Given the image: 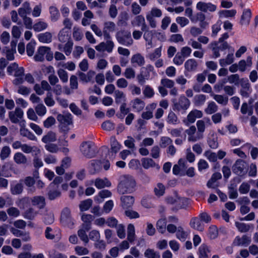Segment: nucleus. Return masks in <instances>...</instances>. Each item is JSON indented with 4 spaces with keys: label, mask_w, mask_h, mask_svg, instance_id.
<instances>
[{
    "label": "nucleus",
    "mask_w": 258,
    "mask_h": 258,
    "mask_svg": "<svg viewBox=\"0 0 258 258\" xmlns=\"http://www.w3.org/2000/svg\"><path fill=\"white\" fill-rule=\"evenodd\" d=\"M95 74V72L90 71L87 73V74H85L82 72H79L78 75L81 81L84 83H88L92 80V79L94 77Z\"/></svg>",
    "instance_id": "33"
},
{
    "label": "nucleus",
    "mask_w": 258,
    "mask_h": 258,
    "mask_svg": "<svg viewBox=\"0 0 258 258\" xmlns=\"http://www.w3.org/2000/svg\"><path fill=\"white\" fill-rule=\"evenodd\" d=\"M234 49H232V52L228 54L225 58L220 59L219 60L220 65L221 67H225L231 64L234 61L233 56Z\"/></svg>",
    "instance_id": "36"
},
{
    "label": "nucleus",
    "mask_w": 258,
    "mask_h": 258,
    "mask_svg": "<svg viewBox=\"0 0 258 258\" xmlns=\"http://www.w3.org/2000/svg\"><path fill=\"white\" fill-rule=\"evenodd\" d=\"M89 184L94 183L95 186L98 189L103 188L106 187H110L111 185L110 181L106 178H97L94 181L91 180L89 181Z\"/></svg>",
    "instance_id": "17"
},
{
    "label": "nucleus",
    "mask_w": 258,
    "mask_h": 258,
    "mask_svg": "<svg viewBox=\"0 0 258 258\" xmlns=\"http://www.w3.org/2000/svg\"><path fill=\"white\" fill-rule=\"evenodd\" d=\"M197 62L194 59H189L187 60L184 63L185 69L188 71H194L197 68Z\"/></svg>",
    "instance_id": "40"
},
{
    "label": "nucleus",
    "mask_w": 258,
    "mask_h": 258,
    "mask_svg": "<svg viewBox=\"0 0 258 258\" xmlns=\"http://www.w3.org/2000/svg\"><path fill=\"white\" fill-rule=\"evenodd\" d=\"M11 153V150L9 146H6L3 147L0 153V157L1 160H4L8 158L10 156Z\"/></svg>",
    "instance_id": "59"
},
{
    "label": "nucleus",
    "mask_w": 258,
    "mask_h": 258,
    "mask_svg": "<svg viewBox=\"0 0 258 258\" xmlns=\"http://www.w3.org/2000/svg\"><path fill=\"white\" fill-rule=\"evenodd\" d=\"M48 24L45 21L38 20L33 26V29L35 32H40L47 29Z\"/></svg>",
    "instance_id": "35"
},
{
    "label": "nucleus",
    "mask_w": 258,
    "mask_h": 258,
    "mask_svg": "<svg viewBox=\"0 0 258 258\" xmlns=\"http://www.w3.org/2000/svg\"><path fill=\"white\" fill-rule=\"evenodd\" d=\"M156 75L154 67L151 65H148L145 67H142L141 69L140 74L138 75L137 79L140 84H144L146 80H149L150 74Z\"/></svg>",
    "instance_id": "4"
},
{
    "label": "nucleus",
    "mask_w": 258,
    "mask_h": 258,
    "mask_svg": "<svg viewBox=\"0 0 258 258\" xmlns=\"http://www.w3.org/2000/svg\"><path fill=\"white\" fill-rule=\"evenodd\" d=\"M142 165L146 169L150 168H156L157 169L160 168L159 165L156 164L154 161L150 158H143L141 159Z\"/></svg>",
    "instance_id": "21"
},
{
    "label": "nucleus",
    "mask_w": 258,
    "mask_h": 258,
    "mask_svg": "<svg viewBox=\"0 0 258 258\" xmlns=\"http://www.w3.org/2000/svg\"><path fill=\"white\" fill-rule=\"evenodd\" d=\"M87 231L83 228L78 231L79 237L85 244L88 243L89 241V238L86 233Z\"/></svg>",
    "instance_id": "62"
},
{
    "label": "nucleus",
    "mask_w": 258,
    "mask_h": 258,
    "mask_svg": "<svg viewBox=\"0 0 258 258\" xmlns=\"http://www.w3.org/2000/svg\"><path fill=\"white\" fill-rule=\"evenodd\" d=\"M73 36L76 41H80L82 39L83 35L80 28L76 26L74 27Z\"/></svg>",
    "instance_id": "63"
},
{
    "label": "nucleus",
    "mask_w": 258,
    "mask_h": 258,
    "mask_svg": "<svg viewBox=\"0 0 258 258\" xmlns=\"http://www.w3.org/2000/svg\"><path fill=\"white\" fill-rule=\"evenodd\" d=\"M203 116V112L199 110L194 109L191 110L187 115V122L188 123H194L196 119L200 118Z\"/></svg>",
    "instance_id": "23"
},
{
    "label": "nucleus",
    "mask_w": 258,
    "mask_h": 258,
    "mask_svg": "<svg viewBox=\"0 0 258 258\" xmlns=\"http://www.w3.org/2000/svg\"><path fill=\"white\" fill-rule=\"evenodd\" d=\"M93 143L91 142H84L80 147V150L82 154L88 157L91 158L94 154V151L92 149Z\"/></svg>",
    "instance_id": "9"
},
{
    "label": "nucleus",
    "mask_w": 258,
    "mask_h": 258,
    "mask_svg": "<svg viewBox=\"0 0 258 258\" xmlns=\"http://www.w3.org/2000/svg\"><path fill=\"white\" fill-rule=\"evenodd\" d=\"M92 200L90 199L82 201L79 205L81 211H86L89 210L92 206Z\"/></svg>",
    "instance_id": "53"
},
{
    "label": "nucleus",
    "mask_w": 258,
    "mask_h": 258,
    "mask_svg": "<svg viewBox=\"0 0 258 258\" xmlns=\"http://www.w3.org/2000/svg\"><path fill=\"white\" fill-rule=\"evenodd\" d=\"M36 44V41L34 39H32L27 44L26 46V52L28 56H31L33 55Z\"/></svg>",
    "instance_id": "54"
},
{
    "label": "nucleus",
    "mask_w": 258,
    "mask_h": 258,
    "mask_svg": "<svg viewBox=\"0 0 258 258\" xmlns=\"http://www.w3.org/2000/svg\"><path fill=\"white\" fill-rule=\"evenodd\" d=\"M252 64L251 57H248L246 60H241L238 63V69L242 72L244 71L247 67H250Z\"/></svg>",
    "instance_id": "42"
},
{
    "label": "nucleus",
    "mask_w": 258,
    "mask_h": 258,
    "mask_svg": "<svg viewBox=\"0 0 258 258\" xmlns=\"http://www.w3.org/2000/svg\"><path fill=\"white\" fill-rule=\"evenodd\" d=\"M115 24L112 22H106L104 23L103 33L106 37H108L109 33L113 32L115 30Z\"/></svg>",
    "instance_id": "34"
},
{
    "label": "nucleus",
    "mask_w": 258,
    "mask_h": 258,
    "mask_svg": "<svg viewBox=\"0 0 258 258\" xmlns=\"http://www.w3.org/2000/svg\"><path fill=\"white\" fill-rule=\"evenodd\" d=\"M56 135L52 132H48L46 135L42 138V141L44 143L52 142L56 140Z\"/></svg>",
    "instance_id": "56"
},
{
    "label": "nucleus",
    "mask_w": 258,
    "mask_h": 258,
    "mask_svg": "<svg viewBox=\"0 0 258 258\" xmlns=\"http://www.w3.org/2000/svg\"><path fill=\"white\" fill-rule=\"evenodd\" d=\"M132 25L133 27H141L142 31H145L147 25L145 23V20L142 15L136 16L132 21Z\"/></svg>",
    "instance_id": "18"
},
{
    "label": "nucleus",
    "mask_w": 258,
    "mask_h": 258,
    "mask_svg": "<svg viewBox=\"0 0 258 258\" xmlns=\"http://www.w3.org/2000/svg\"><path fill=\"white\" fill-rule=\"evenodd\" d=\"M131 105L133 109L137 111H140L145 106L144 101L139 98H136L132 100L131 102Z\"/></svg>",
    "instance_id": "30"
},
{
    "label": "nucleus",
    "mask_w": 258,
    "mask_h": 258,
    "mask_svg": "<svg viewBox=\"0 0 258 258\" xmlns=\"http://www.w3.org/2000/svg\"><path fill=\"white\" fill-rule=\"evenodd\" d=\"M242 89L241 90V94L243 97H248L251 92L250 88V84L247 80L244 81L241 85Z\"/></svg>",
    "instance_id": "51"
},
{
    "label": "nucleus",
    "mask_w": 258,
    "mask_h": 258,
    "mask_svg": "<svg viewBox=\"0 0 258 258\" xmlns=\"http://www.w3.org/2000/svg\"><path fill=\"white\" fill-rule=\"evenodd\" d=\"M191 227L200 231L204 230V225L202 223L200 219L195 217L191 219L190 222Z\"/></svg>",
    "instance_id": "31"
},
{
    "label": "nucleus",
    "mask_w": 258,
    "mask_h": 258,
    "mask_svg": "<svg viewBox=\"0 0 258 258\" xmlns=\"http://www.w3.org/2000/svg\"><path fill=\"white\" fill-rule=\"evenodd\" d=\"M69 31L66 28H62L60 30L58 34V38L60 42H64L69 38Z\"/></svg>",
    "instance_id": "50"
},
{
    "label": "nucleus",
    "mask_w": 258,
    "mask_h": 258,
    "mask_svg": "<svg viewBox=\"0 0 258 258\" xmlns=\"http://www.w3.org/2000/svg\"><path fill=\"white\" fill-rule=\"evenodd\" d=\"M71 211L68 208H65L63 209L61 214L60 221L61 223H66L69 220L70 216Z\"/></svg>",
    "instance_id": "61"
},
{
    "label": "nucleus",
    "mask_w": 258,
    "mask_h": 258,
    "mask_svg": "<svg viewBox=\"0 0 258 258\" xmlns=\"http://www.w3.org/2000/svg\"><path fill=\"white\" fill-rule=\"evenodd\" d=\"M30 12L31 8L30 7V5L27 2L24 3L22 7L18 10L19 14L22 18L27 17V15L29 14Z\"/></svg>",
    "instance_id": "37"
},
{
    "label": "nucleus",
    "mask_w": 258,
    "mask_h": 258,
    "mask_svg": "<svg viewBox=\"0 0 258 258\" xmlns=\"http://www.w3.org/2000/svg\"><path fill=\"white\" fill-rule=\"evenodd\" d=\"M111 151L109 153V158L113 159L115 158V154L121 148V145L117 141L115 137L110 138Z\"/></svg>",
    "instance_id": "10"
},
{
    "label": "nucleus",
    "mask_w": 258,
    "mask_h": 258,
    "mask_svg": "<svg viewBox=\"0 0 258 258\" xmlns=\"http://www.w3.org/2000/svg\"><path fill=\"white\" fill-rule=\"evenodd\" d=\"M136 184L135 180L132 176L122 175L119 177L117 190L121 194L131 192L133 191Z\"/></svg>",
    "instance_id": "1"
},
{
    "label": "nucleus",
    "mask_w": 258,
    "mask_h": 258,
    "mask_svg": "<svg viewBox=\"0 0 258 258\" xmlns=\"http://www.w3.org/2000/svg\"><path fill=\"white\" fill-rule=\"evenodd\" d=\"M21 150L25 153H30L34 152L36 155L39 154L40 152V149L36 146H30L27 144H23Z\"/></svg>",
    "instance_id": "41"
},
{
    "label": "nucleus",
    "mask_w": 258,
    "mask_h": 258,
    "mask_svg": "<svg viewBox=\"0 0 258 258\" xmlns=\"http://www.w3.org/2000/svg\"><path fill=\"white\" fill-rule=\"evenodd\" d=\"M44 57L48 61H51L53 58V53L50 48L47 46L39 47L34 56V59L37 61H42Z\"/></svg>",
    "instance_id": "2"
},
{
    "label": "nucleus",
    "mask_w": 258,
    "mask_h": 258,
    "mask_svg": "<svg viewBox=\"0 0 258 258\" xmlns=\"http://www.w3.org/2000/svg\"><path fill=\"white\" fill-rule=\"evenodd\" d=\"M33 205L37 206L39 208H43L45 205V198L42 196H35L31 199Z\"/></svg>",
    "instance_id": "32"
},
{
    "label": "nucleus",
    "mask_w": 258,
    "mask_h": 258,
    "mask_svg": "<svg viewBox=\"0 0 258 258\" xmlns=\"http://www.w3.org/2000/svg\"><path fill=\"white\" fill-rule=\"evenodd\" d=\"M57 119L59 122V127L63 132L70 130V126L73 124L72 116L70 113L66 114H58Z\"/></svg>",
    "instance_id": "3"
},
{
    "label": "nucleus",
    "mask_w": 258,
    "mask_h": 258,
    "mask_svg": "<svg viewBox=\"0 0 258 258\" xmlns=\"http://www.w3.org/2000/svg\"><path fill=\"white\" fill-rule=\"evenodd\" d=\"M235 225L238 230L242 233L246 232L248 231L251 228L253 227L251 224H245L239 222H235Z\"/></svg>",
    "instance_id": "39"
},
{
    "label": "nucleus",
    "mask_w": 258,
    "mask_h": 258,
    "mask_svg": "<svg viewBox=\"0 0 258 258\" xmlns=\"http://www.w3.org/2000/svg\"><path fill=\"white\" fill-rule=\"evenodd\" d=\"M156 228L158 232L163 234L166 231V221L165 219H159L156 223Z\"/></svg>",
    "instance_id": "52"
},
{
    "label": "nucleus",
    "mask_w": 258,
    "mask_h": 258,
    "mask_svg": "<svg viewBox=\"0 0 258 258\" xmlns=\"http://www.w3.org/2000/svg\"><path fill=\"white\" fill-rule=\"evenodd\" d=\"M24 115L23 110L19 108H16L14 111H10L9 113V118L13 123H19L22 120Z\"/></svg>",
    "instance_id": "12"
},
{
    "label": "nucleus",
    "mask_w": 258,
    "mask_h": 258,
    "mask_svg": "<svg viewBox=\"0 0 258 258\" xmlns=\"http://www.w3.org/2000/svg\"><path fill=\"white\" fill-rule=\"evenodd\" d=\"M116 37L119 43L128 46L133 43V39L130 33L123 35V32H118L116 34Z\"/></svg>",
    "instance_id": "13"
},
{
    "label": "nucleus",
    "mask_w": 258,
    "mask_h": 258,
    "mask_svg": "<svg viewBox=\"0 0 258 258\" xmlns=\"http://www.w3.org/2000/svg\"><path fill=\"white\" fill-rule=\"evenodd\" d=\"M50 15V20L52 22H56L59 18L60 15L58 9L55 6H50L49 9Z\"/></svg>",
    "instance_id": "43"
},
{
    "label": "nucleus",
    "mask_w": 258,
    "mask_h": 258,
    "mask_svg": "<svg viewBox=\"0 0 258 258\" xmlns=\"http://www.w3.org/2000/svg\"><path fill=\"white\" fill-rule=\"evenodd\" d=\"M196 9L198 11L207 13V12H214L217 10V6L210 2H205L200 1L196 4Z\"/></svg>",
    "instance_id": "8"
},
{
    "label": "nucleus",
    "mask_w": 258,
    "mask_h": 258,
    "mask_svg": "<svg viewBox=\"0 0 258 258\" xmlns=\"http://www.w3.org/2000/svg\"><path fill=\"white\" fill-rule=\"evenodd\" d=\"M16 41H13L11 43V48L6 47L3 49V52L6 53V57L9 60H12L14 59V54L16 52Z\"/></svg>",
    "instance_id": "19"
},
{
    "label": "nucleus",
    "mask_w": 258,
    "mask_h": 258,
    "mask_svg": "<svg viewBox=\"0 0 258 258\" xmlns=\"http://www.w3.org/2000/svg\"><path fill=\"white\" fill-rule=\"evenodd\" d=\"M190 104L189 100L184 96H181L178 102L174 103L173 109L175 111H185L188 108Z\"/></svg>",
    "instance_id": "6"
},
{
    "label": "nucleus",
    "mask_w": 258,
    "mask_h": 258,
    "mask_svg": "<svg viewBox=\"0 0 258 258\" xmlns=\"http://www.w3.org/2000/svg\"><path fill=\"white\" fill-rule=\"evenodd\" d=\"M115 102L118 103H123L126 101V98L124 93L118 90H116L114 92V95Z\"/></svg>",
    "instance_id": "38"
},
{
    "label": "nucleus",
    "mask_w": 258,
    "mask_h": 258,
    "mask_svg": "<svg viewBox=\"0 0 258 258\" xmlns=\"http://www.w3.org/2000/svg\"><path fill=\"white\" fill-rule=\"evenodd\" d=\"M185 133L188 135V140L190 142H196L202 139V136L200 133L196 132V128L195 126H191L186 130Z\"/></svg>",
    "instance_id": "15"
},
{
    "label": "nucleus",
    "mask_w": 258,
    "mask_h": 258,
    "mask_svg": "<svg viewBox=\"0 0 258 258\" xmlns=\"http://www.w3.org/2000/svg\"><path fill=\"white\" fill-rule=\"evenodd\" d=\"M48 192V197L49 200H53L59 197L60 196V192L58 190V188H49Z\"/></svg>",
    "instance_id": "58"
},
{
    "label": "nucleus",
    "mask_w": 258,
    "mask_h": 258,
    "mask_svg": "<svg viewBox=\"0 0 258 258\" xmlns=\"http://www.w3.org/2000/svg\"><path fill=\"white\" fill-rule=\"evenodd\" d=\"M232 170L235 174L242 176L247 173V165L243 160H238L233 165Z\"/></svg>",
    "instance_id": "7"
},
{
    "label": "nucleus",
    "mask_w": 258,
    "mask_h": 258,
    "mask_svg": "<svg viewBox=\"0 0 258 258\" xmlns=\"http://www.w3.org/2000/svg\"><path fill=\"white\" fill-rule=\"evenodd\" d=\"M186 200L184 198H180L177 195L173 196H169L166 199V202L171 205H175L178 207H181V204L183 203Z\"/></svg>",
    "instance_id": "20"
},
{
    "label": "nucleus",
    "mask_w": 258,
    "mask_h": 258,
    "mask_svg": "<svg viewBox=\"0 0 258 258\" xmlns=\"http://www.w3.org/2000/svg\"><path fill=\"white\" fill-rule=\"evenodd\" d=\"M236 14L235 10H221L218 13L219 17L221 18H226L234 17Z\"/></svg>",
    "instance_id": "46"
},
{
    "label": "nucleus",
    "mask_w": 258,
    "mask_h": 258,
    "mask_svg": "<svg viewBox=\"0 0 258 258\" xmlns=\"http://www.w3.org/2000/svg\"><path fill=\"white\" fill-rule=\"evenodd\" d=\"M218 109L217 106L214 102H210L205 111L207 114H211L216 111Z\"/></svg>",
    "instance_id": "64"
},
{
    "label": "nucleus",
    "mask_w": 258,
    "mask_h": 258,
    "mask_svg": "<svg viewBox=\"0 0 258 258\" xmlns=\"http://www.w3.org/2000/svg\"><path fill=\"white\" fill-rule=\"evenodd\" d=\"M154 37V31H146L144 34V38L145 39L148 48H151L152 46V39Z\"/></svg>",
    "instance_id": "44"
},
{
    "label": "nucleus",
    "mask_w": 258,
    "mask_h": 258,
    "mask_svg": "<svg viewBox=\"0 0 258 258\" xmlns=\"http://www.w3.org/2000/svg\"><path fill=\"white\" fill-rule=\"evenodd\" d=\"M111 196V192L108 190H101L97 195L94 197V200L98 203H102L104 199Z\"/></svg>",
    "instance_id": "27"
},
{
    "label": "nucleus",
    "mask_w": 258,
    "mask_h": 258,
    "mask_svg": "<svg viewBox=\"0 0 258 258\" xmlns=\"http://www.w3.org/2000/svg\"><path fill=\"white\" fill-rule=\"evenodd\" d=\"M84 224L82 225V228L88 231L91 228V223L93 220V217L90 214H83L81 217Z\"/></svg>",
    "instance_id": "26"
},
{
    "label": "nucleus",
    "mask_w": 258,
    "mask_h": 258,
    "mask_svg": "<svg viewBox=\"0 0 258 258\" xmlns=\"http://www.w3.org/2000/svg\"><path fill=\"white\" fill-rule=\"evenodd\" d=\"M144 255L146 258H160L159 253L151 248H148L145 250Z\"/></svg>",
    "instance_id": "55"
},
{
    "label": "nucleus",
    "mask_w": 258,
    "mask_h": 258,
    "mask_svg": "<svg viewBox=\"0 0 258 258\" xmlns=\"http://www.w3.org/2000/svg\"><path fill=\"white\" fill-rule=\"evenodd\" d=\"M190 232L185 230L181 226H178L176 232V237L181 241H184L189 236Z\"/></svg>",
    "instance_id": "22"
},
{
    "label": "nucleus",
    "mask_w": 258,
    "mask_h": 258,
    "mask_svg": "<svg viewBox=\"0 0 258 258\" xmlns=\"http://www.w3.org/2000/svg\"><path fill=\"white\" fill-rule=\"evenodd\" d=\"M52 34L49 32H46L39 34L37 37L38 40L43 43H49L52 41Z\"/></svg>",
    "instance_id": "28"
},
{
    "label": "nucleus",
    "mask_w": 258,
    "mask_h": 258,
    "mask_svg": "<svg viewBox=\"0 0 258 258\" xmlns=\"http://www.w3.org/2000/svg\"><path fill=\"white\" fill-rule=\"evenodd\" d=\"M57 68H64L70 71H73L76 69L75 64L72 61H68L67 62H60L57 63Z\"/></svg>",
    "instance_id": "45"
},
{
    "label": "nucleus",
    "mask_w": 258,
    "mask_h": 258,
    "mask_svg": "<svg viewBox=\"0 0 258 258\" xmlns=\"http://www.w3.org/2000/svg\"><path fill=\"white\" fill-rule=\"evenodd\" d=\"M251 17V13L249 9H245L243 12L241 16V23L243 24L247 25L250 20Z\"/></svg>",
    "instance_id": "49"
},
{
    "label": "nucleus",
    "mask_w": 258,
    "mask_h": 258,
    "mask_svg": "<svg viewBox=\"0 0 258 258\" xmlns=\"http://www.w3.org/2000/svg\"><path fill=\"white\" fill-rule=\"evenodd\" d=\"M73 44L72 41H68L64 45L59 44L58 49L63 51L67 56H69L72 53Z\"/></svg>",
    "instance_id": "25"
},
{
    "label": "nucleus",
    "mask_w": 258,
    "mask_h": 258,
    "mask_svg": "<svg viewBox=\"0 0 258 258\" xmlns=\"http://www.w3.org/2000/svg\"><path fill=\"white\" fill-rule=\"evenodd\" d=\"M114 47V44L112 41L107 40L105 42H101L99 44L95 46V49L100 52H104L105 51L108 52H111Z\"/></svg>",
    "instance_id": "16"
},
{
    "label": "nucleus",
    "mask_w": 258,
    "mask_h": 258,
    "mask_svg": "<svg viewBox=\"0 0 258 258\" xmlns=\"http://www.w3.org/2000/svg\"><path fill=\"white\" fill-rule=\"evenodd\" d=\"M14 161L18 164H24L27 162L26 156L20 152H17L14 156Z\"/></svg>",
    "instance_id": "47"
},
{
    "label": "nucleus",
    "mask_w": 258,
    "mask_h": 258,
    "mask_svg": "<svg viewBox=\"0 0 258 258\" xmlns=\"http://www.w3.org/2000/svg\"><path fill=\"white\" fill-rule=\"evenodd\" d=\"M251 242V237L246 235H243L241 237L237 236L233 241L234 246H248Z\"/></svg>",
    "instance_id": "11"
},
{
    "label": "nucleus",
    "mask_w": 258,
    "mask_h": 258,
    "mask_svg": "<svg viewBox=\"0 0 258 258\" xmlns=\"http://www.w3.org/2000/svg\"><path fill=\"white\" fill-rule=\"evenodd\" d=\"M127 240L130 242H133L135 239V229L134 225L130 224L127 226Z\"/></svg>",
    "instance_id": "57"
},
{
    "label": "nucleus",
    "mask_w": 258,
    "mask_h": 258,
    "mask_svg": "<svg viewBox=\"0 0 258 258\" xmlns=\"http://www.w3.org/2000/svg\"><path fill=\"white\" fill-rule=\"evenodd\" d=\"M165 191V186L161 183H158L154 188V194L158 197L162 196L164 194Z\"/></svg>",
    "instance_id": "48"
},
{
    "label": "nucleus",
    "mask_w": 258,
    "mask_h": 258,
    "mask_svg": "<svg viewBox=\"0 0 258 258\" xmlns=\"http://www.w3.org/2000/svg\"><path fill=\"white\" fill-rule=\"evenodd\" d=\"M44 101L47 106L51 107L54 106L55 104V101L53 98L51 92H48L47 93L46 97L44 99Z\"/></svg>",
    "instance_id": "60"
},
{
    "label": "nucleus",
    "mask_w": 258,
    "mask_h": 258,
    "mask_svg": "<svg viewBox=\"0 0 258 258\" xmlns=\"http://www.w3.org/2000/svg\"><path fill=\"white\" fill-rule=\"evenodd\" d=\"M162 11L157 8H153L146 15V19L152 28L156 27V21L154 17H160L162 16Z\"/></svg>",
    "instance_id": "5"
},
{
    "label": "nucleus",
    "mask_w": 258,
    "mask_h": 258,
    "mask_svg": "<svg viewBox=\"0 0 258 258\" xmlns=\"http://www.w3.org/2000/svg\"><path fill=\"white\" fill-rule=\"evenodd\" d=\"M8 73L11 75L16 77H21L24 74V69L22 67L19 68L16 63L11 64L7 68Z\"/></svg>",
    "instance_id": "14"
},
{
    "label": "nucleus",
    "mask_w": 258,
    "mask_h": 258,
    "mask_svg": "<svg viewBox=\"0 0 258 258\" xmlns=\"http://www.w3.org/2000/svg\"><path fill=\"white\" fill-rule=\"evenodd\" d=\"M121 206L124 209L131 207L135 202L134 198L130 196H123L121 197Z\"/></svg>",
    "instance_id": "24"
},
{
    "label": "nucleus",
    "mask_w": 258,
    "mask_h": 258,
    "mask_svg": "<svg viewBox=\"0 0 258 258\" xmlns=\"http://www.w3.org/2000/svg\"><path fill=\"white\" fill-rule=\"evenodd\" d=\"M209 247L205 244H202L199 248L198 255L199 258H208L210 253Z\"/></svg>",
    "instance_id": "29"
}]
</instances>
